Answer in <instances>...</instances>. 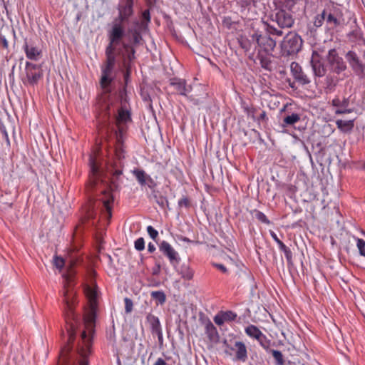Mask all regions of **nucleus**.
Listing matches in <instances>:
<instances>
[{
	"label": "nucleus",
	"instance_id": "24",
	"mask_svg": "<svg viewBox=\"0 0 365 365\" xmlns=\"http://www.w3.org/2000/svg\"><path fill=\"white\" fill-rule=\"evenodd\" d=\"M111 105L110 103L105 106L101 108V113L97 117L98 122L101 124L103 127L108 126L109 125L110 118L111 115L110 110Z\"/></svg>",
	"mask_w": 365,
	"mask_h": 365
},
{
	"label": "nucleus",
	"instance_id": "60",
	"mask_svg": "<svg viewBox=\"0 0 365 365\" xmlns=\"http://www.w3.org/2000/svg\"><path fill=\"white\" fill-rule=\"evenodd\" d=\"M93 217V212H89L88 214H87V217L88 218H91Z\"/></svg>",
	"mask_w": 365,
	"mask_h": 365
},
{
	"label": "nucleus",
	"instance_id": "39",
	"mask_svg": "<svg viewBox=\"0 0 365 365\" xmlns=\"http://www.w3.org/2000/svg\"><path fill=\"white\" fill-rule=\"evenodd\" d=\"M141 41L142 36L140 33L137 30H134L132 32V43H130V45L134 48V46L139 44ZM128 43L130 44V43Z\"/></svg>",
	"mask_w": 365,
	"mask_h": 365
},
{
	"label": "nucleus",
	"instance_id": "41",
	"mask_svg": "<svg viewBox=\"0 0 365 365\" xmlns=\"http://www.w3.org/2000/svg\"><path fill=\"white\" fill-rule=\"evenodd\" d=\"M272 354L274 359L276 360L277 365H283L284 364L283 355L281 353V351H279L278 350H272Z\"/></svg>",
	"mask_w": 365,
	"mask_h": 365
},
{
	"label": "nucleus",
	"instance_id": "57",
	"mask_svg": "<svg viewBox=\"0 0 365 365\" xmlns=\"http://www.w3.org/2000/svg\"><path fill=\"white\" fill-rule=\"evenodd\" d=\"M78 262V258H73L72 257H70L69 258V264L71 265L77 264Z\"/></svg>",
	"mask_w": 365,
	"mask_h": 365
},
{
	"label": "nucleus",
	"instance_id": "17",
	"mask_svg": "<svg viewBox=\"0 0 365 365\" xmlns=\"http://www.w3.org/2000/svg\"><path fill=\"white\" fill-rule=\"evenodd\" d=\"M290 70L294 79L302 85L308 84L310 82L308 76L303 72L302 67L297 62H292L290 65Z\"/></svg>",
	"mask_w": 365,
	"mask_h": 365
},
{
	"label": "nucleus",
	"instance_id": "1",
	"mask_svg": "<svg viewBox=\"0 0 365 365\" xmlns=\"http://www.w3.org/2000/svg\"><path fill=\"white\" fill-rule=\"evenodd\" d=\"M85 293L88 302L89 312L85 316V326L86 330H83L81 335V339L78 344L77 351L81 359L78 365H88V356L91 354L92 335L96 318V310L97 308V291L96 289L87 287Z\"/></svg>",
	"mask_w": 365,
	"mask_h": 365
},
{
	"label": "nucleus",
	"instance_id": "31",
	"mask_svg": "<svg viewBox=\"0 0 365 365\" xmlns=\"http://www.w3.org/2000/svg\"><path fill=\"white\" fill-rule=\"evenodd\" d=\"M300 120V115L297 113H292L290 115H287L283 119V124L282 125L284 127L287 125H293L296 123L299 122Z\"/></svg>",
	"mask_w": 365,
	"mask_h": 365
},
{
	"label": "nucleus",
	"instance_id": "28",
	"mask_svg": "<svg viewBox=\"0 0 365 365\" xmlns=\"http://www.w3.org/2000/svg\"><path fill=\"white\" fill-rule=\"evenodd\" d=\"M258 58L259 60L262 68L267 71L272 70V62L269 56L264 55L262 53H258Z\"/></svg>",
	"mask_w": 365,
	"mask_h": 365
},
{
	"label": "nucleus",
	"instance_id": "54",
	"mask_svg": "<svg viewBox=\"0 0 365 365\" xmlns=\"http://www.w3.org/2000/svg\"><path fill=\"white\" fill-rule=\"evenodd\" d=\"M213 266L215 267L216 268H217L219 270H220L223 273H227V269L225 267V266H224L222 264L215 263V264H213Z\"/></svg>",
	"mask_w": 365,
	"mask_h": 365
},
{
	"label": "nucleus",
	"instance_id": "47",
	"mask_svg": "<svg viewBox=\"0 0 365 365\" xmlns=\"http://www.w3.org/2000/svg\"><path fill=\"white\" fill-rule=\"evenodd\" d=\"M125 309L126 313H130L133 310V302L129 298H125Z\"/></svg>",
	"mask_w": 365,
	"mask_h": 365
},
{
	"label": "nucleus",
	"instance_id": "59",
	"mask_svg": "<svg viewBox=\"0 0 365 365\" xmlns=\"http://www.w3.org/2000/svg\"><path fill=\"white\" fill-rule=\"evenodd\" d=\"M180 240L185 242H192V241L186 237H180Z\"/></svg>",
	"mask_w": 365,
	"mask_h": 365
},
{
	"label": "nucleus",
	"instance_id": "12",
	"mask_svg": "<svg viewBox=\"0 0 365 365\" xmlns=\"http://www.w3.org/2000/svg\"><path fill=\"white\" fill-rule=\"evenodd\" d=\"M131 121L130 113L125 106V100L121 101V106L118 109V114L115 116V123L120 133L124 131L123 125Z\"/></svg>",
	"mask_w": 365,
	"mask_h": 365
},
{
	"label": "nucleus",
	"instance_id": "25",
	"mask_svg": "<svg viewBox=\"0 0 365 365\" xmlns=\"http://www.w3.org/2000/svg\"><path fill=\"white\" fill-rule=\"evenodd\" d=\"M147 322L149 323L153 334L159 332L162 330L159 319L152 314H148L146 317Z\"/></svg>",
	"mask_w": 365,
	"mask_h": 365
},
{
	"label": "nucleus",
	"instance_id": "63",
	"mask_svg": "<svg viewBox=\"0 0 365 365\" xmlns=\"http://www.w3.org/2000/svg\"><path fill=\"white\" fill-rule=\"evenodd\" d=\"M117 173H118V175L121 174V171H119Z\"/></svg>",
	"mask_w": 365,
	"mask_h": 365
},
{
	"label": "nucleus",
	"instance_id": "50",
	"mask_svg": "<svg viewBox=\"0 0 365 365\" xmlns=\"http://www.w3.org/2000/svg\"><path fill=\"white\" fill-rule=\"evenodd\" d=\"M190 205V200L187 197H183L178 201V205L180 207H189Z\"/></svg>",
	"mask_w": 365,
	"mask_h": 365
},
{
	"label": "nucleus",
	"instance_id": "34",
	"mask_svg": "<svg viewBox=\"0 0 365 365\" xmlns=\"http://www.w3.org/2000/svg\"><path fill=\"white\" fill-rule=\"evenodd\" d=\"M238 42L240 43V47L245 51H250L252 49V43L250 40L247 38L241 36L238 39Z\"/></svg>",
	"mask_w": 365,
	"mask_h": 365
},
{
	"label": "nucleus",
	"instance_id": "61",
	"mask_svg": "<svg viewBox=\"0 0 365 365\" xmlns=\"http://www.w3.org/2000/svg\"><path fill=\"white\" fill-rule=\"evenodd\" d=\"M361 233L365 237V231H362Z\"/></svg>",
	"mask_w": 365,
	"mask_h": 365
},
{
	"label": "nucleus",
	"instance_id": "56",
	"mask_svg": "<svg viewBox=\"0 0 365 365\" xmlns=\"http://www.w3.org/2000/svg\"><path fill=\"white\" fill-rule=\"evenodd\" d=\"M153 365H167V363L162 358H158Z\"/></svg>",
	"mask_w": 365,
	"mask_h": 365
},
{
	"label": "nucleus",
	"instance_id": "48",
	"mask_svg": "<svg viewBox=\"0 0 365 365\" xmlns=\"http://www.w3.org/2000/svg\"><path fill=\"white\" fill-rule=\"evenodd\" d=\"M0 46L4 49L9 48V41H7L5 35L0 32Z\"/></svg>",
	"mask_w": 365,
	"mask_h": 365
},
{
	"label": "nucleus",
	"instance_id": "21",
	"mask_svg": "<svg viewBox=\"0 0 365 365\" xmlns=\"http://www.w3.org/2000/svg\"><path fill=\"white\" fill-rule=\"evenodd\" d=\"M307 0H284L283 7L288 11L296 13L303 10Z\"/></svg>",
	"mask_w": 365,
	"mask_h": 365
},
{
	"label": "nucleus",
	"instance_id": "44",
	"mask_svg": "<svg viewBox=\"0 0 365 365\" xmlns=\"http://www.w3.org/2000/svg\"><path fill=\"white\" fill-rule=\"evenodd\" d=\"M156 202L162 207L164 208L165 205H168L167 198L163 195L155 196Z\"/></svg>",
	"mask_w": 365,
	"mask_h": 365
},
{
	"label": "nucleus",
	"instance_id": "10",
	"mask_svg": "<svg viewBox=\"0 0 365 365\" xmlns=\"http://www.w3.org/2000/svg\"><path fill=\"white\" fill-rule=\"evenodd\" d=\"M327 61L331 71L339 74L346 69V65L335 49H330L327 55Z\"/></svg>",
	"mask_w": 365,
	"mask_h": 365
},
{
	"label": "nucleus",
	"instance_id": "19",
	"mask_svg": "<svg viewBox=\"0 0 365 365\" xmlns=\"http://www.w3.org/2000/svg\"><path fill=\"white\" fill-rule=\"evenodd\" d=\"M237 315L232 311H220L214 317V322L218 325L222 326L225 322H231L236 319Z\"/></svg>",
	"mask_w": 365,
	"mask_h": 365
},
{
	"label": "nucleus",
	"instance_id": "58",
	"mask_svg": "<svg viewBox=\"0 0 365 365\" xmlns=\"http://www.w3.org/2000/svg\"><path fill=\"white\" fill-rule=\"evenodd\" d=\"M155 334H157L158 338V340H159V342H160V343H162V342H163V340L162 330H161V331H160L159 332H155Z\"/></svg>",
	"mask_w": 365,
	"mask_h": 365
},
{
	"label": "nucleus",
	"instance_id": "8",
	"mask_svg": "<svg viewBox=\"0 0 365 365\" xmlns=\"http://www.w3.org/2000/svg\"><path fill=\"white\" fill-rule=\"evenodd\" d=\"M98 200L102 204L101 211L103 214L109 220L112 217L114 204V197L110 186L101 191Z\"/></svg>",
	"mask_w": 365,
	"mask_h": 365
},
{
	"label": "nucleus",
	"instance_id": "11",
	"mask_svg": "<svg viewBox=\"0 0 365 365\" xmlns=\"http://www.w3.org/2000/svg\"><path fill=\"white\" fill-rule=\"evenodd\" d=\"M272 21L282 29L292 27L294 22L292 16L284 9H279L272 14Z\"/></svg>",
	"mask_w": 365,
	"mask_h": 365
},
{
	"label": "nucleus",
	"instance_id": "29",
	"mask_svg": "<svg viewBox=\"0 0 365 365\" xmlns=\"http://www.w3.org/2000/svg\"><path fill=\"white\" fill-rule=\"evenodd\" d=\"M246 334L253 339H258V336L262 333L261 330L255 325L250 324L245 329Z\"/></svg>",
	"mask_w": 365,
	"mask_h": 365
},
{
	"label": "nucleus",
	"instance_id": "55",
	"mask_svg": "<svg viewBox=\"0 0 365 365\" xmlns=\"http://www.w3.org/2000/svg\"><path fill=\"white\" fill-rule=\"evenodd\" d=\"M155 246L154 244H153L152 242H150L148 243V251L150 253H153V252L155 251Z\"/></svg>",
	"mask_w": 365,
	"mask_h": 365
},
{
	"label": "nucleus",
	"instance_id": "45",
	"mask_svg": "<svg viewBox=\"0 0 365 365\" xmlns=\"http://www.w3.org/2000/svg\"><path fill=\"white\" fill-rule=\"evenodd\" d=\"M147 232L150 237L154 240H155L158 236V232L151 225L147 227Z\"/></svg>",
	"mask_w": 365,
	"mask_h": 365
},
{
	"label": "nucleus",
	"instance_id": "14",
	"mask_svg": "<svg viewBox=\"0 0 365 365\" xmlns=\"http://www.w3.org/2000/svg\"><path fill=\"white\" fill-rule=\"evenodd\" d=\"M322 58L316 51H314L311 59V65L315 76L322 77L327 73V68L322 61Z\"/></svg>",
	"mask_w": 365,
	"mask_h": 365
},
{
	"label": "nucleus",
	"instance_id": "15",
	"mask_svg": "<svg viewBox=\"0 0 365 365\" xmlns=\"http://www.w3.org/2000/svg\"><path fill=\"white\" fill-rule=\"evenodd\" d=\"M349 100L344 98L341 100L339 97H335L331 101V106L336 108L334 113L336 115L348 114L353 112V110L349 108Z\"/></svg>",
	"mask_w": 365,
	"mask_h": 365
},
{
	"label": "nucleus",
	"instance_id": "37",
	"mask_svg": "<svg viewBox=\"0 0 365 365\" xmlns=\"http://www.w3.org/2000/svg\"><path fill=\"white\" fill-rule=\"evenodd\" d=\"M256 340H257L260 346L264 349H268L271 345V341L263 333H262Z\"/></svg>",
	"mask_w": 365,
	"mask_h": 365
},
{
	"label": "nucleus",
	"instance_id": "42",
	"mask_svg": "<svg viewBox=\"0 0 365 365\" xmlns=\"http://www.w3.org/2000/svg\"><path fill=\"white\" fill-rule=\"evenodd\" d=\"M135 250L142 251L145 249V240L143 237L138 238L134 243Z\"/></svg>",
	"mask_w": 365,
	"mask_h": 365
},
{
	"label": "nucleus",
	"instance_id": "43",
	"mask_svg": "<svg viewBox=\"0 0 365 365\" xmlns=\"http://www.w3.org/2000/svg\"><path fill=\"white\" fill-rule=\"evenodd\" d=\"M270 235L272 239L277 243L280 250H282L285 247H287L284 242L278 238L277 234L274 232L270 231Z\"/></svg>",
	"mask_w": 365,
	"mask_h": 365
},
{
	"label": "nucleus",
	"instance_id": "9",
	"mask_svg": "<svg viewBox=\"0 0 365 365\" xmlns=\"http://www.w3.org/2000/svg\"><path fill=\"white\" fill-rule=\"evenodd\" d=\"M26 78L22 79L24 84L34 86L43 77V71L38 65L34 64L29 61L25 64Z\"/></svg>",
	"mask_w": 365,
	"mask_h": 365
},
{
	"label": "nucleus",
	"instance_id": "33",
	"mask_svg": "<svg viewBox=\"0 0 365 365\" xmlns=\"http://www.w3.org/2000/svg\"><path fill=\"white\" fill-rule=\"evenodd\" d=\"M112 72H107L106 70H102V76L101 79V85L103 88H106L112 82V78H110Z\"/></svg>",
	"mask_w": 365,
	"mask_h": 365
},
{
	"label": "nucleus",
	"instance_id": "6",
	"mask_svg": "<svg viewBox=\"0 0 365 365\" xmlns=\"http://www.w3.org/2000/svg\"><path fill=\"white\" fill-rule=\"evenodd\" d=\"M302 39L297 34L289 32L281 43L283 53L292 55L297 53L302 46Z\"/></svg>",
	"mask_w": 365,
	"mask_h": 365
},
{
	"label": "nucleus",
	"instance_id": "62",
	"mask_svg": "<svg viewBox=\"0 0 365 365\" xmlns=\"http://www.w3.org/2000/svg\"><path fill=\"white\" fill-rule=\"evenodd\" d=\"M363 57H364V58H365V50H364V53H363Z\"/></svg>",
	"mask_w": 365,
	"mask_h": 365
},
{
	"label": "nucleus",
	"instance_id": "3",
	"mask_svg": "<svg viewBox=\"0 0 365 365\" xmlns=\"http://www.w3.org/2000/svg\"><path fill=\"white\" fill-rule=\"evenodd\" d=\"M64 317L66 329L68 334L67 344L62 348L60 354L61 360L66 363L68 360V355L72 349V344L75 339L76 330L80 325L81 320L78 314L74 312L75 293L64 287Z\"/></svg>",
	"mask_w": 365,
	"mask_h": 365
},
{
	"label": "nucleus",
	"instance_id": "13",
	"mask_svg": "<svg viewBox=\"0 0 365 365\" xmlns=\"http://www.w3.org/2000/svg\"><path fill=\"white\" fill-rule=\"evenodd\" d=\"M159 250L168 257L171 264L179 263L180 258L178 252L168 242H161L159 245Z\"/></svg>",
	"mask_w": 365,
	"mask_h": 365
},
{
	"label": "nucleus",
	"instance_id": "16",
	"mask_svg": "<svg viewBox=\"0 0 365 365\" xmlns=\"http://www.w3.org/2000/svg\"><path fill=\"white\" fill-rule=\"evenodd\" d=\"M348 63L351 67L352 70L357 74H361L364 72V67L356 52L349 51L345 56Z\"/></svg>",
	"mask_w": 365,
	"mask_h": 365
},
{
	"label": "nucleus",
	"instance_id": "2",
	"mask_svg": "<svg viewBox=\"0 0 365 365\" xmlns=\"http://www.w3.org/2000/svg\"><path fill=\"white\" fill-rule=\"evenodd\" d=\"M124 34L123 26L119 23H115L108 33L109 43L106 48V56L115 55L116 51L122 57L127 70L124 75V79L127 83L129 76L128 67L135 58V50L130 44L123 40Z\"/></svg>",
	"mask_w": 365,
	"mask_h": 365
},
{
	"label": "nucleus",
	"instance_id": "49",
	"mask_svg": "<svg viewBox=\"0 0 365 365\" xmlns=\"http://www.w3.org/2000/svg\"><path fill=\"white\" fill-rule=\"evenodd\" d=\"M350 36H353L355 37V38L359 40H362L364 44L365 45V39L363 38L362 34L360 30H354L351 34Z\"/></svg>",
	"mask_w": 365,
	"mask_h": 365
},
{
	"label": "nucleus",
	"instance_id": "36",
	"mask_svg": "<svg viewBox=\"0 0 365 365\" xmlns=\"http://www.w3.org/2000/svg\"><path fill=\"white\" fill-rule=\"evenodd\" d=\"M252 214L254 215L255 217L261 222L264 223L266 225L270 224V221L262 212L257 210H254L252 211Z\"/></svg>",
	"mask_w": 365,
	"mask_h": 365
},
{
	"label": "nucleus",
	"instance_id": "5",
	"mask_svg": "<svg viewBox=\"0 0 365 365\" xmlns=\"http://www.w3.org/2000/svg\"><path fill=\"white\" fill-rule=\"evenodd\" d=\"M223 344L225 346V354L230 356H233V360L242 362L246 361L247 359V349L244 342L240 341H230L228 342L227 340H225Z\"/></svg>",
	"mask_w": 365,
	"mask_h": 365
},
{
	"label": "nucleus",
	"instance_id": "7",
	"mask_svg": "<svg viewBox=\"0 0 365 365\" xmlns=\"http://www.w3.org/2000/svg\"><path fill=\"white\" fill-rule=\"evenodd\" d=\"M252 41L257 43L258 53L264 52L267 55L271 54L276 46V41L267 34L255 33L252 36Z\"/></svg>",
	"mask_w": 365,
	"mask_h": 365
},
{
	"label": "nucleus",
	"instance_id": "40",
	"mask_svg": "<svg viewBox=\"0 0 365 365\" xmlns=\"http://www.w3.org/2000/svg\"><path fill=\"white\" fill-rule=\"evenodd\" d=\"M133 173L140 185H143L145 184V173L143 170H135Z\"/></svg>",
	"mask_w": 365,
	"mask_h": 365
},
{
	"label": "nucleus",
	"instance_id": "46",
	"mask_svg": "<svg viewBox=\"0 0 365 365\" xmlns=\"http://www.w3.org/2000/svg\"><path fill=\"white\" fill-rule=\"evenodd\" d=\"M53 263L58 269H61L65 264V261L62 257L56 256L53 259Z\"/></svg>",
	"mask_w": 365,
	"mask_h": 365
},
{
	"label": "nucleus",
	"instance_id": "30",
	"mask_svg": "<svg viewBox=\"0 0 365 365\" xmlns=\"http://www.w3.org/2000/svg\"><path fill=\"white\" fill-rule=\"evenodd\" d=\"M106 61L105 65L102 67V70H106L107 72H113L115 64V55L106 56Z\"/></svg>",
	"mask_w": 365,
	"mask_h": 365
},
{
	"label": "nucleus",
	"instance_id": "38",
	"mask_svg": "<svg viewBox=\"0 0 365 365\" xmlns=\"http://www.w3.org/2000/svg\"><path fill=\"white\" fill-rule=\"evenodd\" d=\"M356 242V247L359 250V255L365 257V241L363 239L354 237Z\"/></svg>",
	"mask_w": 365,
	"mask_h": 365
},
{
	"label": "nucleus",
	"instance_id": "51",
	"mask_svg": "<svg viewBox=\"0 0 365 365\" xmlns=\"http://www.w3.org/2000/svg\"><path fill=\"white\" fill-rule=\"evenodd\" d=\"M282 251L284 253L287 260L289 262H291L292 259V253L290 249L287 247H285L284 249H283Z\"/></svg>",
	"mask_w": 365,
	"mask_h": 365
},
{
	"label": "nucleus",
	"instance_id": "32",
	"mask_svg": "<svg viewBox=\"0 0 365 365\" xmlns=\"http://www.w3.org/2000/svg\"><path fill=\"white\" fill-rule=\"evenodd\" d=\"M180 274L184 279L190 280L193 278L194 271L188 265L183 264L181 267Z\"/></svg>",
	"mask_w": 365,
	"mask_h": 365
},
{
	"label": "nucleus",
	"instance_id": "18",
	"mask_svg": "<svg viewBox=\"0 0 365 365\" xmlns=\"http://www.w3.org/2000/svg\"><path fill=\"white\" fill-rule=\"evenodd\" d=\"M24 51L28 59L37 61L42 57V50L33 43L25 42Z\"/></svg>",
	"mask_w": 365,
	"mask_h": 365
},
{
	"label": "nucleus",
	"instance_id": "27",
	"mask_svg": "<svg viewBox=\"0 0 365 365\" xmlns=\"http://www.w3.org/2000/svg\"><path fill=\"white\" fill-rule=\"evenodd\" d=\"M205 334L210 340H215L219 336L216 327L210 321L205 324Z\"/></svg>",
	"mask_w": 365,
	"mask_h": 365
},
{
	"label": "nucleus",
	"instance_id": "23",
	"mask_svg": "<svg viewBox=\"0 0 365 365\" xmlns=\"http://www.w3.org/2000/svg\"><path fill=\"white\" fill-rule=\"evenodd\" d=\"M89 165L91 168V172L92 176L90 177L91 183L92 186H96L98 183V180L100 178V171L99 167L93 156H90L89 159Z\"/></svg>",
	"mask_w": 365,
	"mask_h": 365
},
{
	"label": "nucleus",
	"instance_id": "53",
	"mask_svg": "<svg viewBox=\"0 0 365 365\" xmlns=\"http://www.w3.org/2000/svg\"><path fill=\"white\" fill-rule=\"evenodd\" d=\"M142 19L145 20L146 23H149L150 21V14L149 9H146L142 13Z\"/></svg>",
	"mask_w": 365,
	"mask_h": 365
},
{
	"label": "nucleus",
	"instance_id": "52",
	"mask_svg": "<svg viewBox=\"0 0 365 365\" xmlns=\"http://www.w3.org/2000/svg\"><path fill=\"white\" fill-rule=\"evenodd\" d=\"M267 30H268V32L271 34H275L277 36H282V31L281 30H278L276 28H274L271 26H267Z\"/></svg>",
	"mask_w": 365,
	"mask_h": 365
},
{
	"label": "nucleus",
	"instance_id": "20",
	"mask_svg": "<svg viewBox=\"0 0 365 365\" xmlns=\"http://www.w3.org/2000/svg\"><path fill=\"white\" fill-rule=\"evenodd\" d=\"M133 0H124L119 5V18L120 21H125L133 14Z\"/></svg>",
	"mask_w": 365,
	"mask_h": 365
},
{
	"label": "nucleus",
	"instance_id": "26",
	"mask_svg": "<svg viewBox=\"0 0 365 365\" xmlns=\"http://www.w3.org/2000/svg\"><path fill=\"white\" fill-rule=\"evenodd\" d=\"M337 128L343 133L350 132L354 128V120H337L336 121Z\"/></svg>",
	"mask_w": 365,
	"mask_h": 365
},
{
	"label": "nucleus",
	"instance_id": "22",
	"mask_svg": "<svg viewBox=\"0 0 365 365\" xmlns=\"http://www.w3.org/2000/svg\"><path fill=\"white\" fill-rule=\"evenodd\" d=\"M170 85L174 86L177 92L182 96H186L192 90L191 86H187L185 80L174 78L171 80Z\"/></svg>",
	"mask_w": 365,
	"mask_h": 365
},
{
	"label": "nucleus",
	"instance_id": "4",
	"mask_svg": "<svg viewBox=\"0 0 365 365\" xmlns=\"http://www.w3.org/2000/svg\"><path fill=\"white\" fill-rule=\"evenodd\" d=\"M344 8L341 5L329 1L324 4L321 14L314 18V25L316 27H321L325 24L329 30H334L345 24L344 16Z\"/></svg>",
	"mask_w": 365,
	"mask_h": 365
},
{
	"label": "nucleus",
	"instance_id": "35",
	"mask_svg": "<svg viewBox=\"0 0 365 365\" xmlns=\"http://www.w3.org/2000/svg\"><path fill=\"white\" fill-rule=\"evenodd\" d=\"M150 296L160 304L165 303L166 299L165 294L162 291H153L151 292Z\"/></svg>",
	"mask_w": 365,
	"mask_h": 365
}]
</instances>
